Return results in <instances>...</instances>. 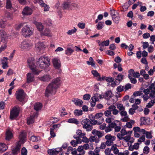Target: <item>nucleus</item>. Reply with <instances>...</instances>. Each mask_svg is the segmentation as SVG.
Segmentation results:
<instances>
[{"label": "nucleus", "instance_id": "obj_37", "mask_svg": "<svg viewBox=\"0 0 155 155\" xmlns=\"http://www.w3.org/2000/svg\"><path fill=\"white\" fill-rule=\"evenodd\" d=\"M74 51V50L70 48H68L65 51V54L68 55H71L72 53Z\"/></svg>", "mask_w": 155, "mask_h": 155}, {"label": "nucleus", "instance_id": "obj_1", "mask_svg": "<svg viewBox=\"0 0 155 155\" xmlns=\"http://www.w3.org/2000/svg\"><path fill=\"white\" fill-rule=\"evenodd\" d=\"M33 59V58H31L28 60V65L32 72V73H28L26 74L27 82L28 83L34 81L35 79L34 74L38 75L41 71L38 70L37 67L34 64Z\"/></svg>", "mask_w": 155, "mask_h": 155}, {"label": "nucleus", "instance_id": "obj_51", "mask_svg": "<svg viewBox=\"0 0 155 155\" xmlns=\"http://www.w3.org/2000/svg\"><path fill=\"white\" fill-rule=\"evenodd\" d=\"M138 108V107L136 106L134 109L132 108H130L129 110V114L131 115H133L135 112V110L137 109Z\"/></svg>", "mask_w": 155, "mask_h": 155}, {"label": "nucleus", "instance_id": "obj_20", "mask_svg": "<svg viewBox=\"0 0 155 155\" xmlns=\"http://www.w3.org/2000/svg\"><path fill=\"white\" fill-rule=\"evenodd\" d=\"M19 138L20 140L18 142H20L21 143H23L26 140L25 133L24 132H21L19 136Z\"/></svg>", "mask_w": 155, "mask_h": 155}, {"label": "nucleus", "instance_id": "obj_63", "mask_svg": "<svg viewBox=\"0 0 155 155\" xmlns=\"http://www.w3.org/2000/svg\"><path fill=\"white\" fill-rule=\"evenodd\" d=\"M79 143L77 141H76L75 140H71V144L74 147H76L77 144L78 143Z\"/></svg>", "mask_w": 155, "mask_h": 155}, {"label": "nucleus", "instance_id": "obj_58", "mask_svg": "<svg viewBox=\"0 0 155 155\" xmlns=\"http://www.w3.org/2000/svg\"><path fill=\"white\" fill-rule=\"evenodd\" d=\"M134 72V70L133 69H131L129 71L128 77L129 78H131L132 76L133 77Z\"/></svg>", "mask_w": 155, "mask_h": 155}, {"label": "nucleus", "instance_id": "obj_33", "mask_svg": "<svg viewBox=\"0 0 155 155\" xmlns=\"http://www.w3.org/2000/svg\"><path fill=\"white\" fill-rule=\"evenodd\" d=\"M0 36L5 39H7L8 37V35L3 30H0Z\"/></svg>", "mask_w": 155, "mask_h": 155}, {"label": "nucleus", "instance_id": "obj_53", "mask_svg": "<svg viewBox=\"0 0 155 155\" xmlns=\"http://www.w3.org/2000/svg\"><path fill=\"white\" fill-rule=\"evenodd\" d=\"M31 140L33 142L38 141L39 139V137H37L35 136H32L30 138Z\"/></svg>", "mask_w": 155, "mask_h": 155}, {"label": "nucleus", "instance_id": "obj_25", "mask_svg": "<svg viewBox=\"0 0 155 155\" xmlns=\"http://www.w3.org/2000/svg\"><path fill=\"white\" fill-rule=\"evenodd\" d=\"M139 147V144L138 143H135L133 146L130 145L129 147V150L133 151L134 150H137Z\"/></svg>", "mask_w": 155, "mask_h": 155}, {"label": "nucleus", "instance_id": "obj_50", "mask_svg": "<svg viewBox=\"0 0 155 155\" xmlns=\"http://www.w3.org/2000/svg\"><path fill=\"white\" fill-rule=\"evenodd\" d=\"M122 138L123 139H124L126 142H129L131 139V136L129 135H127L125 137H123Z\"/></svg>", "mask_w": 155, "mask_h": 155}, {"label": "nucleus", "instance_id": "obj_7", "mask_svg": "<svg viewBox=\"0 0 155 155\" xmlns=\"http://www.w3.org/2000/svg\"><path fill=\"white\" fill-rule=\"evenodd\" d=\"M90 120L88 119H85L83 120L81 122L84 129H85L87 131H91L93 127L92 125L89 124Z\"/></svg>", "mask_w": 155, "mask_h": 155}, {"label": "nucleus", "instance_id": "obj_46", "mask_svg": "<svg viewBox=\"0 0 155 155\" xmlns=\"http://www.w3.org/2000/svg\"><path fill=\"white\" fill-rule=\"evenodd\" d=\"M112 95V93L111 91H108L106 92L105 97L106 99H108L110 98Z\"/></svg>", "mask_w": 155, "mask_h": 155}, {"label": "nucleus", "instance_id": "obj_23", "mask_svg": "<svg viewBox=\"0 0 155 155\" xmlns=\"http://www.w3.org/2000/svg\"><path fill=\"white\" fill-rule=\"evenodd\" d=\"M39 80L43 81H48L51 79V77L49 75H45L43 76L39 77Z\"/></svg>", "mask_w": 155, "mask_h": 155}, {"label": "nucleus", "instance_id": "obj_14", "mask_svg": "<svg viewBox=\"0 0 155 155\" xmlns=\"http://www.w3.org/2000/svg\"><path fill=\"white\" fill-rule=\"evenodd\" d=\"M21 143L20 142H18L15 146L12 148V151L13 153L15 154L19 152Z\"/></svg>", "mask_w": 155, "mask_h": 155}, {"label": "nucleus", "instance_id": "obj_17", "mask_svg": "<svg viewBox=\"0 0 155 155\" xmlns=\"http://www.w3.org/2000/svg\"><path fill=\"white\" fill-rule=\"evenodd\" d=\"M38 113L37 112L35 113L33 115L28 118L27 122L28 124H32L34 122V118L38 116Z\"/></svg>", "mask_w": 155, "mask_h": 155}, {"label": "nucleus", "instance_id": "obj_12", "mask_svg": "<svg viewBox=\"0 0 155 155\" xmlns=\"http://www.w3.org/2000/svg\"><path fill=\"white\" fill-rule=\"evenodd\" d=\"M76 133L77 135L74 136V138L78 142L81 143V140L80 139V138L83 137V136L85 135V134L83 133L82 130H77L76 131Z\"/></svg>", "mask_w": 155, "mask_h": 155}, {"label": "nucleus", "instance_id": "obj_62", "mask_svg": "<svg viewBox=\"0 0 155 155\" xmlns=\"http://www.w3.org/2000/svg\"><path fill=\"white\" fill-rule=\"evenodd\" d=\"M124 90L126 91L131 88V85L130 84H127L125 85L124 86Z\"/></svg>", "mask_w": 155, "mask_h": 155}, {"label": "nucleus", "instance_id": "obj_15", "mask_svg": "<svg viewBox=\"0 0 155 155\" xmlns=\"http://www.w3.org/2000/svg\"><path fill=\"white\" fill-rule=\"evenodd\" d=\"M32 45V44L30 43L28 41H23L20 45V48L21 49H27Z\"/></svg>", "mask_w": 155, "mask_h": 155}, {"label": "nucleus", "instance_id": "obj_61", "mask_svg": "<svg viewBox=\"0 0 155 155\" xmlns=\"http://www.w3.org/2000/svg\"><path fill=\"white\" fill-rule=\"evenodd\" d=\"M91 95L88 94H86L84 95L83 96V98L85 100H88L90 99Z\"/></svg>", "mask_w": 155, "mask_h": 155}, {"label": "nucleus", "instance_id": "obj_26", "mask_svg": "<svg viewBox=\"0 0 155 155\" xmlns=\"http://www.w3.org/2000/svg\"><path fill=\"white\" fill-rule=\"evenodd\" d=\"M103 115V114L102 113H99L96 114L94 116V118L96 119H99L100 120H101V121H100L98 123L99 124H101L102 122L104 120V119L102 117V116Z\"/></svg>", "mask_w": 155, "mask_h": 155}, {"label": "nucleus", "instance_id": "obj_27", "mask_svg": "<svg viewBox=\"0 0 155 155\" xmlns=\"http://www.w3.org/2000/svg\"><path fill=\"white\" fill-rule=\"evenodd\" d=\"M133 130L134 131H138L140 134H144L146 132L144 129H140V128L138 127H134L133 128Z\"/></svg>", "mask_w": 155, "mask_h": 155}, {"label": "nucleus", "instance_id": "obj_45", "mask_svg": "<svg viewBox=\"0 0 155 155\" xmlns=\"http://www.w3.org/2000/svg\"><path fill=\"white\" fill-rule=\"evenodd\" d=\"M117 108L120 111L123 110H124L125 109V107L123 106V104H119L117 105Z\"/></svg>", "mask_w": 155, "mask_h": 155}, {"label": "nucleus", "instance_id": "obj_38", "mask_svg": "<svg viewBox=\"0 0 155 155\" xmlns=\"http://www.w3.org/2000/svg\"><path fill=\"white\" fill-rule=\"evenodd\" d=\"M68 122L71 123H74L76 124H79V121L75 118H70L68 120Z\"/></svg>", "mask_w": 155, "mask_h": 155}, {"label": "nucleus", "instance_id": "obj_18", "mask_svg": "<svg viewBox=\"0 0 155 155\" xmlns=\"http://www.w3.org/2000/svg\"><path fill=\"white\" fill-rule=\"evenodd\" d=\"M150 90H151V93L150 94V96L152 98L155 97V87L154 83L151 84L149 86Z\"/></svg>", "mask_w": 155, "mask_h": 155}, {"label": "nucleus", "instance_id": "obj_30", "mask_svg": "<svg viewBox=\"0 0 155 155\" xmlns=\"http://www.w3.org/2000/svg\"><path fill=\"white\" fill-rule=\"evenodd\" d=\"M124 76V75L122 74L121 73H120L117 76L115 79V81H117L119 84L123 79Z\"/></svg>", "mask_w": 155, "mask_h": 155}, {"label": "nucleus", "instance_id": "obj_48", "mask_svg": "<svg viewBox=\"0 0 155 155\" xmlns=\"http://www.w3.org/2000/svg\"><path fill=\"white\" fill-rule=\"evenodd\" d=\"M104 24V22H98L97 25V29L99 30L102 29L103 27Z\"/></svg>", "mask_w": 155, "mask_h": 155}, {"label": "nucleus", "instance_id": "obj_55", "mask_svg": "<svg viewBox=\"0 0 155 155\" xmlns=\"http://www.w3.org/2000/svg\"><path fill=\"white\" fill-rule=\"evenodd\" d=\"M150 149L149 147L147 146H145L143 149V153L146 154H147L149 152Z\"/></svg>", "mask_w": 155, "mask_h": 155}, {"label": "nucleus", "instance_id": "obj_3", "mask_svg": "<svg viewBox=\"0 0 155 155\" xmlns=\"http://www.w3.org/2000/svg\"><path fill=\"white\" fill-rule=\"evenodd\" d=\"M50 59L47 57L41 56L39 58L37 59L36 64L41 69H45L50 64Z\"/></svg>", "mask_w": 155, "mask_h": 155}, {"label": "nucleus", "instance_id": "obj_47", "mask_svg": "<svg viewBox=\"0 0 155 155\" xmlns=\"http://www.w3.org/2000/svg\"><path fill=\"white\" fill-rule=\"evenodd\" d=\"M114 22L116 23L117 24L119 23L120 20V17L119 15L114 17L112 18Z\"/></svg>", "mask_w": 155, "mask_h": 155}, {"label": "nucleus", "instance_id": "obj_43", "mask_svg": "<svg viewBox=\"0 0 155 155\" xmlns=\"http://www.w3.org/2000/svg\"><path fill=\"white\" fill-rule=\"evenodd\" d=\"M110 14L112 18L118 15V13L117 12L115 11L114 9L110 10Z\"/></svg>", "mask_w": 155, "mask_h": 155}, {"label": "nucleus", "instance_id": "obj_57", "mask_svg": "<svg viewBox=\"0 0 155 155\" xmlns=\"http://www.w3.org/2000/svg\"><path fill=\"white\" fill-rule=\"evenodd\" d=\"M114 117L113 116H112L111 117H108L106 119V122L109 123V124L111 123V120H113L114 119Z\"/></svg>", "mask_w": 155, "mask_h": 155}, {"label": "nucleus", "instance_id": "obj_39", "mask_svg": "<svg viewBox=\"0 0 155 155\" xmlns=\"http://www.w3.org/2000/svg\"><path fill=\"white\" fill-rule=\"evenodd\" d=\"M84 148L82 146H80L77 149V150L80 153L79 154L84 155L85 153V150H84Z\"/></svg>", "mask_w": 155, "mask_h": 155}, {"label": "nucleus", "instance_id": "obj_49", "mask_svg": "<svg viewBox=\"0 0 155 155\" xmlns=\"http://www.w3.org/2000/svg\"><path fill=\"white\" fill-rule=\"evenodd\" d=\"M77 31V29L75 28H74V29L70 30H68L67 32V34L68 35H71L75 32Z\"/></svg>", "mask_w": 155, "mask_h": 155}, {"label": "nucleus", "instance_id": "obj_40", "mask_svg": "<svg viewBox=\"0 0 155 155\" xmlns=\"http://www.w3.org/2000/svg\"><path fill=\"white\" fill-rule=\"evenodd\" d=\"M134 121L133 120H131L130 122H127L126 124V126L129 128H131L132 127V125L134 123Z\"/></svg>", "mask_w": 155, "mask_h": 155}, {"label": "nucleus", "instance_id": "obj_10", "mask_svg": "<svg viewBox=\"0 0 155 155\" xmlns=\"http://www.w3.org/2000/svg\"><path fill=\"white\" fill-rule=\"evenodd\" d=\"M105 138L107 140L105 142L107 146H110L114 144V141L116 139V137L114 136H112L110 134H107L105 137Z\"/></svg>", "mask_w": 155, "mask_h": 155}, {"label": "nucleus", "instance_id": "obj_24", "mask_svg": "<svg viewBox=\"0 0 155 155\" xmlns=\"http://www.w3.org/2000/svg\"><path fill=\"white\" fill-rule=\"evenodd\" d=\"M100 151V148L99 147H96L94 150V151H91L89 152V155H99V153Z\"/></svg>", "mask_w": 155, "mask_h": 155}, {"label": "nucleus", "instance_id": "obj_52", "mask_svg": "<svg viewBox=\"0 0 155 155\" xmlns=\"http://www.w3.org/2000/svg\"><path fill=\"white\" fill-rule=\"evenodd\" d=\"M91 73L94 77H98L100 76L99 74L96 70H93L91 71Z\"/></svg>", "mask_w": 155, "mask_h": 155}, {"label": "nucleus", "instance_id": "obj_9", "mask_svg": "<svg viewBox=\"0 0 155 155\" xmlns=\"http://www.w3.org/2000/svg\"><path fill=\"white\" fill-rule=\"evenodd\" d=\"M15 95L18 101L21 102L25 97L26 94L23 90L20 89L16 91Z\"/></svg>", "mask_w": 155, "mask_h": 155}, {"label": "nucleus", "instance_id": "obj_19", "mask_svg": "<svg viewBox=\"0 0 155 155\" xmlns=\"http://www.w3.org/2000/svg\"><path fill=\"white\" fill-rule=\"evenodd\" d=\"M127 134V132L124 129H122L120 131V133H118L117 137L120 140H122V137Z\"/></svg>", "mask_w": 155, "mask_h": 155}, {"label": "nucleus", "instance_id": "obj_28", "mask_svg": "<svg viewBox=\"0 0 155 155\" xmlns=\"http://www.w3.org/2000/svg\"><path fill=\"white\" fill-rule=\"evenodd\" d=\"M12 137L13 134L12 132L9 130H7L6 133V140H9L11 139Z\"/></svg>", "mask_w": 155, "mask_h": 155}, {"label": "nucleus", "instance_id": "obj_36", "mask_svg": "<svg viewBox=\"0 0 155 155\" xmlns=\"http://www.w3.org/2000/svg\"><path fill=\"white\" fill-rule=\"evenodd\" d=\"M42 34L43 35L48 37H50L52 35L50 30L48 28H46L44 30Z\"/></svg>", "mask_w": 155, "mask_h": 155}, {"label": "nucleus", "instance_id": "obj_64", "mask_svg": "<svg viewBox=\"0 0 155 155\" xmlns=\"http://www.w3.org/2000/svg\"><path fill=\"white\" fill-rule=\"evenodd\" d=\"M154 103V101H153L152 100H151L148 103L146 107L147 108H151L153 105Z\"/></svg>", "mask_w": 155, "mask_h": 155}, {"label": "nucleus", "instance_id": "obj_8", "mask_svg": "<svg viewBox=\"0 0 155 155\" xmlns=\"http://www.w3.org/2000/svg\"><path fill=\"white\" fill-rule=\"evenodd\" d=\"M21 32L24 37H26L31 35L33 33V31L28 25H26L22 29Z\"/></svg>", "mask_w": 155, "mask_h": 155}, {"label": "nucleus", "instance_id": "obj_22", "mask_svg": "<svg viewBox=\"0 0 155 155\" xmlns=\"http://www.w3.org/2000/svg\"><path fill=\"white\" fill-rule=\"evenodd\" d=\"M72 6V3L69 2H65L62 5V7L64 9H71Z\"/></svg>", "mask_w": 155, "mask_h": 155}, {"label": "nucleus", "instance_id": "obj_16", "mask_svg": "<svg viewBox=\"0 0 155 155\" xmlns=\"http://www.w3.org/2000/svg\"><path fill=\"white\" fill-rule=\"evenodd\" d=\"M32 13V9L28 7H25L23 9L22 12L23 15H31Z\"/></svg>", "mask_w": 155, "mask_h": 155}, {"label": "nucleus", "instance_id": "obj_6", "mask_svg": "<svg viewBox=\"0 0 155 155\" xmlns=\"http://www.w3.org/2000/svg\"><path fill=\"white\" fill-rule=\"evenodd\" d=\"M20 110V108L18 106L14 107L10 111V119L13 120L16 118L18 116Z\"/></svg>", "mask_w": 155, "mask_h": 155}, {"label": "nucleus", "instance_id": "obj_35", "mask_svg": "<svg viewBox=\"0 0 155 155\" xmlns=\"http://www.w3.org/2000/svg\"><path fill=\"white\" fill-rule=\"evenodd\" d=\"M35 25L36 26L37 29L39 31H41L43 29V26L41 23L38 22H36Z\"/></svg>", "mask_w": 155, "mask_h": 155}, {"label": "nucleus", "instance_id": "obj_5", "mask_svg": "<svg viewBox=\"0 0 155 155\" xmlns=\"http://www.w3.org/2000/svg\"><path fill=\"white\" fill-rule=\"evenodd\" d=\"M98 90L97 88L96 90H94V96L91 97L92 101L91 102V105L92 107H94L96 104V102L99 101L100 99H101L102 96L100 94L96 93L97 90Z\"/></svg>", "mask_w": 155, "mask_h": 155}, {"label": "nucleus", "instance_id": "obj_54", "mask_svg": "<svg viewBox=\"0 0 155 155\" xmlns=\"http://www.w3.org/2000/svg\"><path fill=\"white\" fill-rule=\"evenodd\" d=\"M7 24V22L5 21L1 20L0 21V27L4 28L5 27Z\"/></svg>", "mask_w": 155, "mask_h": 155}, {"label": "nucleus", "instance_id": "obj_41", "mask_svg": "<svg viewBox=\"0 0 155 155\" xmlns=\"http://www.w3.org/2000/svg\"><path fill=\"white\" fill-rule=\"evenodd\" d=\"M7 41L6 40L5 44L2 45L1 47L0 48V53L2 51H4L6 48L7 46Z\"/></svg>", "mask_w": 155, "mask_h": 155}, {"label": "nucleus", "instance_id": "obj_59", "mask_svg": "<svg viewBox=\"0 0 155 155\" xmlns=\"http://www.w3.org/2000/svg\"><path fill=\"white\" fill-rule=\"evenodd\" d=\"M146 136L147 138L151 139L152 137L151 133L150 132L146 131L145 133Z\"/></svg>", "mask_w": 155, "mask_h": 155}, {"label": "nucleus", "instance_id": "obj_4", "mask_svg": "<svg viewBox=\"0 0 155 155\" xmlns=\"http://www.w3.org/2000/svg\"><path fill=\"white\" fill-rule=\"evenodd\" d=\"M108 110H106L104 112V114L106 117H109L112 116L111 112L114 115H117L119 111L116 109V107L114 105H111L108 108Z\"/></svg>", "mask_w": 155, "mask_h": 155}, {"label": "nucleus", "instance_id": "obj_31", "mask_svg": "<svg viewBox=\"0 0 155 155\" xmlns=\"http://www.w3.org/2000/svg\"><path fill=\"white\" fill-rule=\"evenodd\" d=\"M72 101L74 103L75 105L80 107L82 106L83 103L81 100L78 99H75L74 100H72Z\"/></svg>", "mask_w": 155, "mask_h": 155}, {"label": "nucleus", "instance_id": "obj_56", "mask_svg": "<svg viewBox=\"0 0 155 155\" xmlns=\"http://www.w3.org/2000/svg\"><path fill=\"white\" fill-rule=\"evenodd\" d=\"M116 90L117 91L119 92H120L124 90L123 86H122L121 85L117 87Z\"/></svg>", "mask_w": 155, "mask_h": 155}, {"label": "nucleus", "instance_id": "obj_11", "mask_svg": "<svg viewBox=\"0 0 155 155\" xmlns=\"http://www.w3.org/2000/svg\"><path fill=\"white\" fill-rule=\"evenodd\" d=\"M143 92L145 95H142V97L144 101L147 102L149 98H151L150 96V94L151 93V90H150L149 87L148 88L144 89Z\"/></svg>", "mask_w": 155, "mask_h": 155}, {"label": "nucleus", "instance_id": "obj_32", "mask_svg": "<svg viewBox=\"0 0 155 155\" xmlns=\"http://www.w3.org/2000/svg\"><path fill=\"white\" fill-rule=\"evenodd\" d=\"M42 104L39 103H36L34 105V109L37 111L41 109L42 107Z\"/></svg>", "mask_w": 155, "mask_h": 155}, {"label": "nucleus", "instance_id": "obj_44", "mask_svg": "<svg viewBox=\"0 0 155 155\" xmlns=\"http://www.w3.org/2000/svg\"><path fill=\"white\" fill-rule=\"evenodd\" d=\"M74 113L75 115L79 116L82 114V111L81 110H80L78 109H76L74 110Z\"/></svg>", "mask_w": 155, "mask_h": 155}, {"label": "nucleus", "instance_id": "obj_13", "mask_svg": "<svg viewBox=\"0 0 155 155\" xmlns=\"http://www.w3.org/2000/svg\"><path fill=\"white\" fill-rule=\"evenodd\" d=\"M52 62L55 68L59 69L61 67V62L58 58H55L53 59Z\"/></svg>", "mask_w": 155, "mask_h": 155}, {"label": "nucleus", "instance_id": "obj_60", "mask_svg": "<svg viewBox=\"0 0 155 155\" xmlns=\"http://www.w3.org/2000/svg\"><path fill=\"white\" fill-rule=\"evenodd\" d=\"M27 150L25 147H23L21 150V155H27Z\"/></svg>", "mask_w": 155, "mask_h": 155}, {"label": "nucleus", "instance_id": "obj_29", "mask_svg": "<svg viewBox=\"0 0 155 155\" xmlns=\"http://www.w3.org/2000/svg\"><path fill=\"white\" fill-rule=\"evenodd\" d=\"M8 149V147L5 143H0V152L2 153Z\"/></svg>", "mask_w": 155, "mask_h": 155}, {"label": "nucleus", "instance_id": "obj_21", "mask_svg": "<svg viewBox=\"0 0 155 155\" xmlns=\"http://www.w3.org/2000/svg\"><path fill=\"white\" fill-rule=\"evenodd\" d=\"M45 47V45L43 42H39L36 44V48L38 49L40 51H42Z\"/></svg>", "mask_w": 155, "mask_h": 155}, {"label": "nucleus", "instance_id": "obj_42", "mask_svg": "<svg viewBox=\"0 0 155 155\" xmlns=\"http://www.w3.org/2000/svg\"><path fill=\"white\" fill-rule=\"evenodd\" d=\"M6 8L7 9H11L12 8V4L10 0H6Z\"/></svg>", "mask_w": 155, "mask_h": 155}, {"label": "nucleus", "instance_id": "obj_34", "mask_svg": "<svg viewBox=\"0 0 155 155\" xmlns=\"http://www.w3.org/2000/svg\"><path fill=\"white\" fill-rule=\"evenodd\" d=\"M109 44V40H107L99 43V46L100 47H104V46H108Z\"/></svg>", "mask_w": 155, "mask_h": 155}, {"label": "nucleus", "instance_id": "obj_2", "mask_svg": "<svg viewBox=\"0 0 155 155\" xmlns=\"http://www.w3.org/2000/svg\"><path fill=\"white\" fill-rule=\"evenodd\" d=\"M60 84V78H57L53 80L46 88L45 93V96L48 97L50 94H54Z\"/></svg>", "mask_w": 155, "mask_h": 155}]
</instances>
